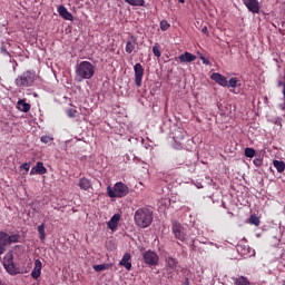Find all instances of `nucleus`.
Returning a JSON list of instances; mask_svg holds the SVG:
<instances>
[{
  "mask_svg": "<svg viewBox=\"0 0 285 285\" xmlns=\"http://www.w3.org/2000/svg\"><path fill=\"white\" fill-rule=\"evenodd\" d=\"M8 242H9V245L17 244V242H19V235H11V236L8 235Z\"/></svg>",
  "mask_w": 285,
  "mask_h": 285,
  "instance_id": "31",
  "label": "nucleus"
},
{
  "mask_svg": "<svg viewBox=\"0 0 285 285\" xmlns=\"http://www.w3.org/2000/svg\"><path fill=\"white\" fill-rule=\"evenodd\" d=\"M283 285H285V282L283 283Z\"/></svg>",
  "mask_w": 285,
  "mask_h": 285,
  "instance_id": "43",
  "label": "nucleus"
},
{
  "mask_svg": "<svg viewBox=\"0 0 285 285\" xmlns=\"http://www.w3.org/2000/svg\"><path fill=\"white\" fill-rule=\"evenodd\" d=\"M128 6H132L134 8H144L146 6V0H124Z\"/></svg>",
  "mask_w": 285,
  "mask_h": 285,
  "instance_id": "21",
  "label": "nucleus"
},
{
  "mask_svg": "<svg viewBox=\"0 0 285 285\" xmlns=\"http://www.w3.org/2000/svg\"><path fill=\"white\" fill-rule=\"evenodd\" d=\"M179 3H186V0H178Z\"/></svg>",
  "mask_w": 285,
  "mask_h": 285,
  "instance_id": "42",
  "label": "nucleus"
},
{
  "mask_svg": "<svg viewBox=\"0 0 285 285\" xmlns=\"http://www.w3.org/2000/svg\"><path fill=\"white\" fill-rule=\"evenodd\" d=\"M134 222L138 228H148L153 224V210L146 207L138 208L135 212Z\"/></svg>",
  "mask_w": 285,
  "mask_h": 285,
  "instance_id": "2",
  "label": "nucleus"
},
{
  "mask_svg": "<svg viewBox=\"0 0 285 285\" xmlns=\"http://www.w3.org/2000/svg\"><path fill=\"white\" fill-rule=\"evenodd\" d=\"M41 268H43V264L41 263V259H36L35 267L31 272L32 279H39V277H41Z\"/></svg>",
  "mask_w": 285,
  "mask_h": 285,
  "instance_id": "10",
  "label": "nucleus"
},
{
  "mask_svg": "<svg viewBox=\"0 0 285 285\" xmlns=\"http://www.w3.org/2000/svg\"><path fill=\"white\" fill-rule=\"evenodd\" d=\"M142 261L147 266H157L159 264V255L153 250L142 253Z\"/></svg>",
  "mask_w": 285,
  "mask_h": 285,
  "instance_id": "6",
  "label": "nucleus"
},
{
  "mask_svg": "<svg viewBox=\"0 0 285 285\" xmlns=\"http://www.w3.org/2000/svg\"><path fill=\"white\" fill-rule=\"evenodd\" d=\"M197 59V56L186 51L185 53H181L178 57V60L180 61V63H190L191 61H195Z\"/></svg>",
  "mask_w": 285,
  "mask_h": 285,
  "instance_id": "16",
  "label": "nucleus"
},
{
  "mask_svg": "<svg viewBox=\"0 0 285 285\" xmlns=\"http://www.w3.org/2000/svg\"><path fill=\"white\" fill-rule=\"evenodd\" d=\"M38 233H39V238L41 239V242L46 240V224H41L38 226Z\"/></svg>",
  "mask_w": 285,
  "mask_h": 285,
  "instance_id": "23",
  "label": "nucleus"
},
{
  "mask_svg": "<svg viewBox=\"0 0 285 285\" xmlns=\"http://www.w3.org/2000/svg\"><path fill=\"white\" fill-rule=\"evenodd\" d=\"M183 285H190V281L188 279V277L185 278V282L183 283Z\"/></svg>",
  "mask_w": 285,
  "mask_h": 285,
  "instance_id": "41",
  "label": "nucleus"
},
{
  "mask_svg": "<svg viewBox=\"0 0 285 285\" xmlns=\"http://www.w3.org/2000/svg\"><path fill=\"white\" fill-rule=\"evenodd\" d=\"M153 53L155 55V57H161V46H159V43L154 45Z\"/></svg>",
  "mask_w": 285,
  "mask_h": 285,
  "instance_id": "27",
  "label": "nucleus"
},
{
  "mask_svg": "<svg viewBox=\"0 0 285 285\" xmlns=\"http://www.w3.org/2000/svg\"><path fill=\"white\" fill-rule=\"evenodd\" d=\"M255 155H256V151L254 148H250V147L245 148V157L253 159V157H255Z\"/></svg>",
  "mask_w": 285,
  "mask_h": 285,
  "instance_id": "28",
  "label": "nucleus"
},
{
  "mask_svg": "<svg viewBox=\"0 0 285 285\" xmlns=\"http://www.w3.org/2000/svg\"><path fill=\"white\" fill-rule=\"evenodd\" d=\"M242 255H248L249 257H252V255H255V249L247 248V253L245 249L244 252H242Z\"/></svg>",
  "mask_w": 285,
  "mask_h": 285,
  "instance_id": "36",
  "label": "nucleus"
},
{
  "mask_svg": "<svg viewBox=\"0 0 285 285\" xmlns=\"http://www.w3.org/2000/svg\"><path fill=\"white\" fill-rule=\"evenodd\" d=\"M46 173H48V169L41 161H38L30 170V175H46Z\"/></svg>",
  "mask_w": 285,
  "mask_h": 285,
  "instance_id": "11",
  "label": "nucleus"
},
{
  "mask_svg": "<svg viewBox=\"0 0 285 285\" xmlns=\"http://www.w3.org/2000/svg\"><path fill=\"white\" fill-rule=\"evenodd\" d=\"M168 28H170V24L166 20L160 22V30L165 32V30H168Z\"/></svg>",
  "mask_w": 285,
  "mask_h": 285,
  "instance_id": "34",
  "label": "nucleus"
},
{
  "mask_svg": "<svg viewBox=\"0 0 285 285\" xmlns=\"http://www.w3.org/2000/svg\"><path fill=\"white\" fill-rule=\"evenodd\" d=\"M249 12L253 14H259V1L258 0H243Z\"/></svg>",
  "mask_w": 285,
  "mask_h": 285,
  "instance_id": "9",
  "label": "nucleus"
},
{
  "mask_svg": "<svg viewBox=\"0 0 285 285\" xmlns=\"http://www.w3.org/2000/svg\"><path fill=\"white\" fill-rule=\"evenodd\" d=\"M1 52H2L3 55H7L8 57H10V52H8V49H6V47H2V48H1Z\"/></svg>",
  "mask_w": 285,
  "mask_h": 285,
  "instance_id": "40",
  "label": "nucleus"
},
{
  "mask_svg": "<svg viewBox=\"0 0 285 285\" xmlns=\"http://www.w3.org/2000/svg\"><path fill=\"white\" fill-rule=\"evenodd\" d=\"M249 224H252L253 226H259V217H257L256 215H252L248 219Z\"/></svg>",
  "mask_w": 285,
  "mask_h": 285,
  "instance_id": "29",
  "label": "nucleus"
},
{
  "mask_svg": "<svg viewBox=\"0 0 285 285\" xmlns=\"http://www.w3.org/2000/svg\"><path fill=\"white\" fill-rule=\"evenodd\" d=\"M58 13L62 17V19H65L66 21H73L75 20V16H72V13H70V11H68V9L65 6H60L58 8Z\"/></svg>",
  "mask_w": 285,
  "mask_h": 285,
  "instance_id": "13",
  "label": "nucleus"
},
{
  "mask_svg": "<svg viewBox=\"0 0 285 285\" xmlns=\"http://www.w3.org/2000/svg\"><path fill=\"white\" fill-rule=\"evenodd\" d=\"M253 164L256 166V168H262V166L264 165V160L262 159V157H258L253 160Z\"/></svg>",
  "mask_w": 285,
  "mask_h": 285,
  "instance_id": "30",
  "label": "nucleus"
},
{
  "mask_svg": "<svg viewBox=\"0 0 285 285\" xmlns=\"http://www.w3.org/2000/svg\"><path fill=\"white\" fill-rule=\"evenodd\" d=\"M228 88H235L237 86V78H230L229 81H227Z\"/></svg>",
  "mask_w": 285,
  "mask_h": 285,
  "instance_id": "33",
  "label": "nucleus"
},
{
  "mask_svg": "<svg viewBox=\"0 0 285 285\" xmlns=\"http://www.w3.org/2000/svg\"><path fill=\"white\" fill-rule=\"evenodd\" d=\"M135 46H137V38H135V36H130V39L127 40L125 47L127 55H132V52L135 51Z\"/></svg>",
  "mask_w": 285,
  "mask_h": 285,
  "instance_id": "15",
  "label": "nucleus"
},
{
  "mask_svg": "<svg viewBox=\"0 0 285 285\" xmlns=\"http://www.w3.org/2000/svg\"><path fill=\"white\" fill-rule=\"evenodd\" d=\"M130 259H132V256L130 255V253H125L119 263L120 266H124L127 271H131L132 263H130Z\"/></svg>",
  "mask_w": 285,
  "mask_h": 285,
  "instance_id": "14",
  "label": "nucleus"
},
{
  "mask_svg": "<svg viewBox=\"0 0 285 285\" xmlns=\"http://www.w3.org/2000/svg\"><path fill=\"white\" fill-rule=\"evenodd\" d=\"M166 265L168 266V268H171V271H175V268H177V259L168 257L166 258Z\"/></svg>",
  "mask_w": 285,
  "mask_h": 285,
  "instance_id": "24",
  "label": "nucleus"
},
{
  "mask_svg": "<svg viewBox=\"0 0 285 285\" xmlns=\"http://www.w3.org/2000/svg\"><path fill=\"white\" fill-rule=\"evenodd\" d=\"M21 170H26V173H28V170H30V163H24L20 166Z\"/></svg>",
  "mask_w": 285,
  "mask_h": 285,
  "instance_id": "37",
  "label": "nucleus"
},
{
  "mask_svg": "<svg viewBox=\"0 0 285 285\" xmlns=\"http://www.w3.org/2000/svg\"><path fill=\"white\" fill-rule=\"evenodd\" d=\"M200 60L203 61V63H204L205 66H210V60L206 59V57H204V56H202V55H200Z\"/></svg>",
  "mask_w": 285,
  "mask_h": 285,
  "instance_id": "38",
  "label": "nucleus"
},
{
  "mask_svg": "<svg viewBox=\"0 0 285 285\" xmlns=\"http://www.w3.org/2000/svg\"><path fill=\"white\" fill-rule=\"evenodd\" d=\"M14 256L12 255V252H9L4 255L3 258V268L9 273V275H19L21 273V269L19 267L14 266Z\"/></svg>",
  "mask_w": 285,
  "mask_h": 285,
  "instance_id": "5",
  "label": "nucleus"
},
{
  "mask_svg": "<svg viewBox=\"0 0 285 285\" xmlns=\"http://www.w3.org/2000/svg\"><path fill=\"white\" fill-rule=\"evenodd\" d=\"M109 267L108 264L94 265V271H96V273H101V271H108Z\"/></svg>",
  "mask_w": 285,
  "mask_h": 285,
  "instance_id": "26",
  "label": "nucleus"
},
{
  "mask_svg": "<svg viewBox=\"0 0 285 285\" xmlns=\"http://www.w3.org/2000/svg\"><path fill=\"white\" fill-rule=\"evenodd\" d=\"M121 219V216L119 214H115L110 220L108 222V228L110 230L117 229V224H119V220Z\"/></svg>",
  "mask_w": 285,
  "mask_h": 285,
  "instance_id": "19",
  "label": "nucleus"
},
{
  "mask_svg": "<svg viewBox=\"0 0 285 285\" xmlns=\"http://www.w3.org/2000/svg\"><path fill=\"white\" fill-rule=\"evenodd\" d=\"M235 285H250V282H248V278L244 277V276H239L238 278H236L234 281Z\"/></svg>",
  "mask_w": 285,
  "mask_h": 285,
  "instance_id": "25",
  "label": "nucleus"
},
{
  "mask_svg": "<svg viewBox=\"0 0 285 285\" xmlns=\"http://www.w3.org/2000/svg\"><path fill=\"white\" fill-rule=\"evenodd\" d=\"M212 79H213V81H216V83H218V86H223V88H226V86H228V80L224 77V75H222L219 72H214L212 75Z\"/></svg>",
  "mask_w": 285,
  "mask_h": 285,
  "instance_id": "12",
  "label": "nucleus"
},
{
  "mask_svg": "<svg viewBox=\"0 0 285 285\" xmlns=\"http://www.w3.org/2000/svg\"><path fill=\"white\" fill-rule=\"evenodd\" d=\"M202 32L203 35H206V37H210V33L208 32V27H203Z\"/></svg>",
  "mask_w": 285,
  "mask_h": 285,
  "instance_id": "39",
  "label": "nucleus"
},
{
  "mask_svg": "<svg viewBox=\"0 0 285 285\" xmlns=\"http://www.w3.org/2000/svg\"><path fill=\"white\" fill-rule=\"evenodd\" d=\"M130 193V188H128V185L118 181L114 185V187L108 186L107 187V195L111 199H119L121 197H126Z\"/></svg>",
  "mask_w": 285,
  "mask_h": 285,
  "instance_id": "3",
  "label": "nucleus"
},
{
  "mask_svg": "<svg viewBox=\"0 0 285 285\" xmlns=\"http://www.w3.org/2000/svg\"><path fill=\"white\" fill-rule=\"evenodd\" d=\"M171 230L179 242H186V229L184 226H181V223L179 222H174L171 226Z\"/></svg>",
  "mask_w": 285,
  "mask_h": 285,
  "instance_id": "7",
  "label": "nucleus"
},
{
  "mask_svg": "<svg viewBox=\"0 0 285 285\" xmlns=\"http://www.w3.org/2000/svg\"><path fill=\"white\" fill-rule=\"evenodd\" d=\"M6 246H9L8 234L1 232L0 233V255L6 253Z\"/></svg>",
  "mask_w": 285,
  "mask_h": 285,
  "instance_id": "17",
  "label": "nucleus"
},
{
  "mask_svg": "<svg viewBox=\"0 0 285 285\" xmlns=\"http://www.w3.org/2000/svg\"><path fill=\"white\" fill-rule=\"evenodd\" d=\"M273 166H274V168H276L277 173H284V170H285L284 160H274Z\"/></svg>",
  "mask_w": 285,
  "mask_h": 285,
  "instance_id": "22",
  "label": "nucleus"
},
{
  "mask_svg": "<svg viewBox=\"0 0 285 285\" xmlns=\"http://www.w3.org/2000/svg\"><path fill=\"white\" fill-rule=\"evenodd\" d=\"M78 111L76 109H67V116L70 117L71 119H75L77 117Z\"/></svg>",
  "mask_w": 285,
  "mask_h": 285,
  "instance_id": "32",
  "label": "nucleus"
},
{
  "mask_svg": "<svg viewBox=\"0 0 285 285\" xmlns=\"http://www.w3.org/2000/svg\"><path fill=\"white\" fill-rule=\"evenodd\" d=\"M78 186L81 190H90L92 188V181L86 177L79 179Z\"/></svg>",
  "mask_w": 285,
  "mask_h": 285,
  "instance_id": "18",
  "label": "nucleus"
},
{
  "mask_svg": "<svg viewBox=\"0 0 285 285\" xmlns=\"http://www.w3.org/2000/svg\"><path fill=\"white\" fill-rule=\"evenodd\" d=\"M134 72H135V83L137 88H141V81L144 79V66L141 63H136L134 66Z\"/></svg>",
  "mask_w": 285,
  "mask_h": 285,
  "instance_id": "8",
  "label": "nucleus"
},
{
  "mask_svg": "<svg viewBox=\"0 0 285 285\" xmlns=\"http://www.w3.org/2000/svg\"><path fill=\"white\" fill-rule=\"evenodd\" d=\"M36 77L35 71L27 70L16 78L14 83L17 88H30L35 83Z\"/></svg>",
  "mask_w": 285,
  "mask_h": 285,
  "instance_id": "4",
  "label": "nucleus"
},
{
  "mask_svg": "<svg viewBox=\"0 0 285 285\" xmlns=\"http://www.w3.org/2000/svg\"><path fill=\"white\" fill-rule=\"evenodd\" d=\"M52 137H50V136H42L41 138H40V141H42V144H50V141H52Z\"/></svg>",
  "mask_w": 285,
  "mask_h": 285,
  "instance_id": "35",
  "label": "nucleus"
},
{
  "mask_svg": "<svg viewBox=\"0 0 285 285\" xmlns=\"http://www.w3.org/2000/svg\"><path fill=\"white\" fill-rule=\"evenodd\" d=\"M92 77H95V65L90 61H81L76 67V81L81 82L86 79H92Z\"/></svg>",
  "mask_w": 285,
  "mask_h": 285,
  "instance_id": "1",
  "label": "nucleus"
},
{
  "mask_svg": "<svg viewBox=\"0 0 285 285\" xmlns=\"http://www.w3.org/2000/svg\"><path fill=\"white\" fill-rule=\"evenodd\" d=\"M17 108L18 110H20V112H30V104L26 102V100L21 99L18 101L17 104Z\"/></svg>",
  "mask_w": 285,
  "mask_h": 285,
  "instance_id": "20",
  "label": "nucleus"
}]
</instances>
